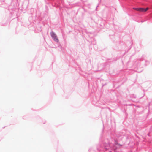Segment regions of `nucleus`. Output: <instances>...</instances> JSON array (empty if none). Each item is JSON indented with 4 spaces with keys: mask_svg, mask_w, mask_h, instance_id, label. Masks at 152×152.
I'll return each mask as SVG.
<instances>
[{
    "mask_svg": "<svg viewBox=\"0 0 152 152\" xmlns=\"http://www.w3.org/2000/svg\"><path fill=\"white\" fill-rule=\"evenodd\" d=\"M51 35L52 37H53L54 40L56 42H58V39L57 38V37L55 34L53 32H52L51 33Z\"/></svg>",
    "mask_w": 152,
    "mask_h": 152,
    "instance_id": "f257e3e1",
    "label": "nucleus"
},
{
    "mask_svg": "<svg viewBox=\"0 0 152 152\" xmlns=\"http://www.w3.org/2000/svg\"><path fill=\"white\" fill-rule=\"evenodd\" d=\"M139 11L142 12H144V9L142 8H139Z\"/></svg>",
    "mask_w": 152,
    "mask_h": 152,
    "instance_id": "f03ea898",
    "label": "nucleus"
},
{
    "mask_svg": "<svg viewBox=\"0 0 152 152\" xmlns=\"http://www.w3.org/2000/svg\"><path fill=\"white\" fill-rule=\"evenodd\" d=\"M134 10H136L137 11H139V8H133Z\"/></svg>",
    "mask_w": 152,
    "mask_h": 152,
    "instance_id": "7ed1b4c3",
    "label": "nucleus"
},
{
    "mask_svg": "<svg viewBox=\"0 0 152 152\" xmlns=\"http://www.w3.org/2000/svg\"><path fill=\"white\" fill-rule=\"evenodd\" d=\"M148 8H147L146 9H144V12H145L146 11L148 10Z\"/></svg>",
    "mask_w": 152,
    "mask_h": 152,
    "instance_id": "20e7f679",
    "label": "nucleus"
}]
</instances>
